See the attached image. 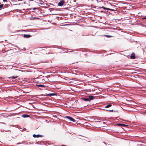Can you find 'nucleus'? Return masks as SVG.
<instances>
[{
  "mask_svg": "<svg viewBox=\"0 0 146 146\" xmlns=\"http://www.w3.org/2000/svg\"><path fill=\"white\" fill-rule=\"evenodd\" d=\"M65 118L68 119L69 120V121H71L72 122H75V120L73 118L70 117L69 116H67L65 117Z\"/></svg>",
  "mask_w": 146,
  "mask_h": 146,
  "instance_id": "f257e3e1",
  "label": "nucleus"
},
{
  "mask_svg": "<svg viewBox=\"0 0 146 146\" xmlns=\"http://www.w3.org/2000/svg\"><path fill=\"white\" fill-rule=\"evenodd\" d=\"M65 3V1L64 0H62L58 3V5L60 6H62Z\"/></svg>",
  "mask_w": 146,
  "mask_h": 146,
  "instance_id": "f03ea898",
  "label": "nucleus"
},
{
  "mask_svg": "<svg viewBox=\"0 0 146 146\" xmlns=\"http://www.w3.org/2000/svg\"><path fill=\"white\" fill-rule=\"evenodd\" d=\"M102 8L103 9H104V10H106V9H107V10H111V11H115V10L113 9H109V8H106L104 7H103Z\"/></svg>",
  "mask_w": 146,
  "mask_h": 146,
  "instance_id": "7ed1b4c3",
  "label": "nucleus"
},
{
  "mask_svg": "<svg viewBox=\"0 0 146 146\" xmlns=\"http://www.w3.org/2000/svg\"><path fill=\"white\" fill-rule=\"evenodd\" d=\"M36 86L38 87H41L42 88H44L46 86H45L42 84H36Z\"/></svg>",
  "mask_w": 146,
  "mask_h": 146,
  "instance_id": "20e7f679",
  "label": "nucleus"
},
{
  "mask_svg": "<svg viewBox=\"0 0 146 146\" xmlns=\"http://www.w3.org/2000/svg\"><path fill=\"white\" fill-rule=\"evenodd\" d=\"M94 96H89L88 99H89V101H90V100H93V99H94Z\"/></svg>",
  "mask_w": 146,
  "mask_h": 146,
  "instance_id": "39448f33",
  "label": "nucleus"
},
{
  "mask_svg": "<svg viewBox=\"0 0 146 146\" xmlns=\"http://www.w3.org/2000/svg\"><path fill=\"white\" fill-rule=\"evenodd\" d=\"M135 54L134 53H132L131 56L130 58L132 59H134L135 58Z\"/></svg>",
  "mask_w": 146,
  "mask_h": 146,
  "instance_id": "423d86ee",
  "label": "nucleus"
},
{
  "mask_svg": "<svg viewBox=\"0 0 146 146\" xmlns=\"http://www.w3.org/2000/svg\"><path fill=\"white\" fill-rule=\"evenodd\" d=\"M23 36L25 38H29L31 36L29 35L24 34Z\"/></svg>",
  "mask_w": 146,
  "mask_h": 146,
  "instance_id": "0eeeda50",
  "label": "nucleus"
},
{
  "mask_svg": "<svg viewBox=\"0 0 146 146\" xmlns=\"http://www.w3.org/2000/svg\"><path fill=\"white\" fill-rule=\"evenodd\" d=\"M22 116L23 117L25 118L28 117H29V115L27 114H23L22 115Z\"/></svg>",
  "mask_w": 146,
  "mask_h": 146,
  "instance_id": "6e6552de",
  "label": "nucleus"
},
{
  "mask_svg": "<svg viewBox=\"0 0 146 146\" xmlns=\"http://www.w3.org/2000/svg\"><path fill=\"white\" fill-rule=\"evenodd\" d=\"M54 95V94H46V96H52Z\"/></svg>",
  "mask_w": 146,
  "mask_h": 146,
  "instance_id": "1a4fd4ad",
  "label": "nucleus"
},
{
  "mask_svg": "<svg viewBox=\"0 0 146 146\" xmlns=\"http://www.w3.org/2000/svg\"><path fill=\"white\" fill-rule=\"evenodd\" d=\"M111 106H112L111 104H109L106 106H105V108H109V107H111Z\"/></svg>",
  "mask_w": 146,
  "mask_h": 146,
  "instance_id": "9d476101",
  "label": "nucleus"
},
{
  "mask_svg": "<svg viewBox=\"0 0 146 146\" xmlns=\"http://www.w3.org/2000/svg\"><path fill=\"white\" fill-rule=\"evenodd\" d=\"M33 137H39V135H36L35 134H34L33 135Z\"/></svg>",
  "mask_w": 146,
  "mask_h": 146,
  "instance_id": "9b49d317",
  "label": "nucleus"
},
{
  "mask_svg": "<svg viewBox=\"0 0 146 146\" xmlns=\"http://www.w3.org/2000/svg\"><path fill=\"white\" fill-rule=\"evenodd\" d=\"M18 77L17 76H13L12 77H11L10 78H12V79H15Z\"/></svg>",
  "mask_w": 146,
  "mask_h": 146,
  "instance_id": "f8f14e48",
  "label": "nucleus"
},
{
  "mask_svg": "<svg viewBox=\"0 0 146 146\" xmlns=\"http://www.w3.org/2000/svg\"><path fill=\"white\" fill-rule=\"evenodd\" d=\"M83 100L84 101H89V100L88 98H83Z\"/></svg>",
  "mask_w": 146,
  "mask_h": 146,
  "instance_id": "ddd939ff",
  "label": "nucleus"
},
{
  "mask_svg": "<svg viewBox=\"0 0 146 146\" xmlns=\"http://www.w3.org/2000/svg\"><path fill=\"white\" fill-rule=\"evenodd\" d=\"M105 36H106L107 37H111L112 36H111L108 35H104Z\"/></svg>",
  "mask_w": 146,
  "mask_h": 146,
  "instance_id": "4468645a",
  "label": "nucleus"
},
{
  "mask_svg": "<svg viewBox=\"0 0 146 146\" xmlns=\"http://www.w3.org/2000/svg\"><path fill=\"white\" fill-rule=\"evenodd\" d=\"M3 4H1L0 5V9H1L3 7Z\"/></svg>",
  "mask_w": 146,
  "mask_h": 146,
  "instance_id": "2eb2a0df",
  "label": "nucleus"
},
{
  "mask_svg": "<svg viewBox=\"0 0 146 146\" xmlns=\"http://www.w3.org/2000/svg\"><path fill=\"white\" fill-rule=\"evenodd\" d=\"M117 125H119V126H121V125H123L122 124H120V123L118 124H117Z\"/></svg>",
  "mask_w": 146,
  "mask_h": 146,
  "instance_id": "dca6fc26",
  "label": "nucleus"
},
{
  "mask_svg": "<svg viewBox=\"0 0 146 146\" xmlns=\"http://www.w3.org/2000/svg\"><path fill=\"white\" fill-rule=\"evenodd\" d=\"M142 19H146V17H143L142 18Z\"/></svg>",
  "mask_w": 146,
  "mask_h": 146,
  "instance_id": "f3484780",
  "label": "nucleus"
},
{
  "mask_svg": "<svg viewBox=\"0 0 146 146\" xmlns=\"http://www.w3.org/2000/svg\"><path fill=\"white\" fill-rule=\"evenodd\" d=\"M109 111H110V112H113V110H110Z\"/></svg>",
  "mask_w": 146,
  "mask_h": 146,
  "instance_id": "a211bd4d",
  "label": "nucleus"
},
{
  "mask_svg": "<svg viewBox=\"0 0 146 146\" xmlns=\"http://www.w3.org/2000/svg\"><path fill=\"white\" fill-rule=\"evenodd\" d=\"M3 0V1L5 2V1H6L7 0Z\"/></svg>",
  "mask_w": 146,
  "mask_h": 146,
  "instance_id": "6ab92c4d",
  "label": "nucleus"
}]
</instances>
